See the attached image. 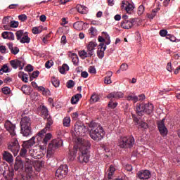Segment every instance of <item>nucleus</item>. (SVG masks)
<instances>
[{"mask_svg": "<svg viewBox=\"0 0 180 180\" xmlns=\"http://www.w3.org/2000/svg\"><path fill=\"white\" fill-rule=\"evenodd\" d=\"M77 143L79 147V153L78 161L80 164H86L89 162V148L91 143L88 141H85L81 138H77Z\"/></svg>", "mask_w": 180, "mask_h": 180, "instance_id": "obj_1", "label": "nucleus"}, {"mask_svg": "<svg viewBox=\"0 0 180 180\" xmlns=\"http://www.w3.org/2000/svg\"><path fill=\"white\" fill-rule=\"evenodd\" d=\"M91 139L95 141H101L105 137V130L101 124L91 122L89 124Z\"/></svg>", "mask_w": 180, "mask_h": 180, "instance_id": "obj_2", "label": "nucleus"}, {"mask_svg": "<svg viewBox=\"0 0 180 180\" xmlns=\"http://www.w3.org/2000/svg\"><path fill=\"white\" fill-rule=\"evenodd\" d=\"M33 176V165L29 159H25V171L22 174V180H31Z\"/></svg>", "mask_w": 180, "mask_h": 180, "instance_id": "obj_3", "label": "nucleus"}, {"mask_svg": "<svg viewBox=\"0 0 180 180\" xmlns=\"http://www.w3.org/2000/svg\"><path fill=\"white\" fill-rule=\"evenodd\" d=\"M154 110V105L151 103H142L136 105V112L139 116H143L144 113L151 115Z\"/></svg>", "mask_w": 180, "mask_h": 180, "instance_id": "obj_4", "label": "nucleus"}, {"mask_svg": "<svg viewBox=\"0 0 180 180\" xmlns=\"http://www.w3.org/2000/svg\"><path fill=\"white\" fill-rule=\"evenodd\" d=\"M44 119H46V124L45 128L39 131L36 136V139L38 141H41V139H43L44 134H46L47 131L50 130V129L51 128V125L53 124V123H54V122L53 121V118H51L50 115Z\"/></svg>", "mask_w": 180, "mask_h": 180, "instance_id": "obj_5", "label": "nucleus"}, {"mask_svg": "<svg viewBox=\"0 0 180 180\" xmlns=\"http://www.w3.org/2000/svg\"><path fill=\"white\" fill-rule=\"evenodd\" d=\"M36 136L32 137L29 141H24L22 143V148L20 152V157H26V154L27 153V148H30L33 147L35 144Z\"/></svg>", "mask_w": 180, "mask_h": 180, "instance_id": "obj_6", "label": "nucleus"}, {"mask_svg": "<svg viewBox=\"0 0 180 180\" xmlns=\"http://www.w3.org/2000/svg\"><path fill=\"white\" fill-rule=\"evenodd\" d=\"M15 36L17 37V40L22 44H29L30 43V38L27 34V32H23V30H18L15 32Z\"/></svg>", "mask_w": 180, "mask_h": 180, "instance_id": "obj_7", "label": "nucleus"}, {"mask_svg": "<svg viewBox=\"0 0 180 180\" xmlns=\"http://www.w3.org/2000/svg\"><path fill=\"white\" fill-rule=\"evenodd\" d=\"M13 141H11L8 146V148L11 153H13L14 157H16L19 153V150H20V146H19V142H18V139H13Z\"/></svg>", "mask_w": 180, "mask_h": 180, "instance_id": "obj_8", "label": "nucleus"}, {"mask_svg": "<svg viewBox=\"0 0 180 180\" xmlns=\"http://www.w3.org/2000/svg\"><path fill=\"white\" fill-rule=\"evenodd\" d=\"M4 127L10 134L12 139H16V125L11 121H6L4 124Z\"/></svg>", "mask_w": 180, "mask_h": 180, "instance_id": "obj_9", "label": "nucleus"}, {"mask_svg": "<svg viewBox=\"0 0 180 180\" xmlns=\"http://www.w3.org/2000/svg\"><path fill=\"white\" fill-rule=\"evenodd\" d=\"M88 131V128L85 127L84 124H76L75 125V136L77 139L79 137V136H85V133Z\"/></svg>", "mask_w": 180, "mask_h": 180, "instance_id": "obj_10", "label": "nucleus"}, {"mask_svg": "<svg viewBox=\"0 0 180 180\" xmlns=\"http://www.w3.org/2000/svg\"><path fill=\"white\" fill-rule=\"evenodd\" d=\"M68 174V166L67 165H60L56 172V176L57 178H65Z\"/></svg>", "mask_w": 180, "mask_h": 180, "instance_id": "obj_11", "label": "nucleus"}, {"mask_svg": "<svg viewBox=\"0 0 180 180\" xmlns=\"http://www.w3.org/2000/svg\"><path fill=\"white\" fill-rule=\"evenodd\" d=\"M58 147H63V141L61 139L53 140L48 146V151L51 153L54 150H57Z\"/></svg>", "mask_w": 180, "mask_h": 180, "instance_id": "obj_12", "label": "nucleus"}, {"mask_svg": "<svg viewBox=\"0 0 180 180\" xmlns=\"http://www.w3.org/2000/svg\"><path fill=\"white\" fill-rule=\"evenodd\" d=\"M10 64L14 70L18 69V68H20V70H23V67H25L26 62L23 58H20L18 60H11Z\"/></svg>", "mask_w": 180, "mask_h": 180, "instance_id": "obj_13", "label": "nucleus"}, {"mask_svg": "<svg viewBox=\"0 0 180 180\" xmlns=\"http://www.w3.org/2000/svg\"><path fill=\"white\" fill-rule=\"evenodd\" d=\"M158 128L161 136L163 137H165L168 134V129L165 127V118L158 122Z\"/></svg>", "mask_w": 180, "mask_h": 180, "instance_id": "obj_14", "label": "nucleus"}, {"mask_svg": "<svg viewBox=\"0 0 180 180\" xmlns=\"http://www.w3.org/2000/svg\"><path fill=\"white\" fill-rule=\"evenodd\" d=\"M53 137V135H51V133L46 134L45 136L41 138V141H38L39 143L42 142V146H40V149L41 150H46L47 148V143L51 140V138Z\"/></svg>", "mask_w": 180, "mask_h": 180, "instance_id": "obj_15", "label": "nucleus"}, {"mask_svg": "<svg viewBox=\"0 0 180 180\" xmlns=\"http://www.w3.org/2000/svg\"><path fill=\"white\" fill-rule=\"evenodd\" d=\"M121 8L122 9H124L127 13H129V15L134 11V5L130 4L127 1H122Z\"/></svg>", "mask_w": 180, "mask_h": 180, "instance_id": "obj_16", "label": "nucleus"}, {"mask_svg": "<svg viewBox=\"0 0 180 180\" xmlns=\"http://www.w3.org/2000/svg\"><path fill=\"white\" fill-rule=\"evenodd\" d=\"M150 176H151V172H150V170H141L136 174V177H138L139 179H149Z\"/></svg>", "mask_w": 180, "mask_h": 180, "instance_id": "obj_17", "label": "nucleus"}, {"mask_svg": "<svg viewBox=\"0 0 180 180\" xmlns=\"http://www.w3.org/2000/svg\"><path fill=\"white\" fill-rule=\"evenodd\" d=\"M134 22H136V19L134 18L123 20L121 22V27L122 29H131L134 25Z\"/></svg>", "mask_w": 180, "mask_h": 180, "instance_id": "obj_18", "label": "nucleus"}, {"mask_svg": "<svg viewBox=\"0 0 180 180\" xmlns=\"http://www.w3.org/2000/svg\"><path fill=\"white\" fill-rule=\"evenodd\" d=\"M106 50V45L105 44H100L97 51V56L98 58L102 60L105 57V51Z\"/></svg>", "mask_w": 180, "mask_h": 180, "instance_id": "obj_19", "label": "nucleus"}, {"mask_svg": "<svg viewBox=\"0 0 180 180\" xmlns=\"http://www.w3.org/2000/svg\"><path fill=\"white\" fill-rule=\"evenodd\" d=\"M103 33H104L105 38H103V37L99 36L98 38V40L100 44H105V46H109V44H110V37L106 32H103Z\"/></svg>", "mask_w": 180, "mask_h": 180, "instance_id": "obj_20", "label": "nucleus"}, {"mask_svg": "<svg viewBox=\"0 0 180 180\" xmlns=\"http://www.w3.org/2000/svg\"><path fill=\"white\" fill-rule=\"evenodd\" d=\"M96 46H98V44L95 41H90L86 46V51L89 52L91 57L95 53V49H96Z\"/></svg>", "mask_w": 180, "mask_h": 180, "instance_id": "obj_21", "label": "nucleus"}, {"mask_svg": "<svg viewBox=\"0 0 180 180\" xmlns=\"http://www.w3.org/2000/svg\"><path fill=\"white\" fill-rule=\"evenodd\" d=\"M32 126V121L29 117H23L20 122V127H31Z\"/></svg>", "mask_w": 180, "mask_h": 180, "instance_id": "obj_22", "label": "nucleus"}, {"mask_svg": "<svg viewBox=\"0 0 180 180\" xmlns=\"http://www.w3.org/2000/svg\"><path fill=\"white\" fill-rule=\"evenodd\" d=\"M115 171L116 168H115V166L112 165H110L108 171L105 172V176H107L108 179H112Z\"/></svg>", "mask_w": 180, "mask_h": 180, "instance_id": "obj_23", "label": "nucleus"}, {"mask_svg": "<svg viewBox=\"0 0 180 180\" xmlns=\"http://www.w3.org/2000/svg\"><path fill=\"white\" fill-rule=\"evenodd\" d=\"M123 96H124V94H123V92L117 91L110 93L107 96V98H108V99H110L112 98H115V99H120V98H123Z\"/></svg>", "mask_w": 180, "mask_h": 180, "instance_id": "obj_24", "label": "nucleus"}, {"mask_svg": "<svg viewBox=\"0 0 180 180\" xmlns=\"http://www.w3.org/2000/svg\"><path fill=\"white\" fill-rule=\"evenodd\" d=\"M21 134L24 137H28L32 134V127H21Z\"/></svg>", "mask_w": 180, "mask_h": 180, "instance_id": "obj_25", "label": "nucleus"}, {"mask_svg": "<svg viewBox=\"0 0 180 180\" xmlns=\"http://www.w3.org/2000/svg\"><path fill=\"white\" fill-rule=\"evenodd\" d=\"M1 36L3 39H6L7 40H15V35L12 32H8V31L4 32L1 34Z\"/></svg>", "mask_w": 180, "mask_h": 180, "instance_id": "obj_26", "label": "nucleus"}, {"mask_svg": "<svg viewBox=\"0 0 180 180\" xmlns=\"http://www.w3.org/2000/svg\"><path fill=\"white\" fill-rule=\"evenodd\" d=\"M69 57H70V58L72 59V63H73L74 65L77 67L79 63L78 55H77V53H75L70 52Z\"/></svg>", "mask_w": 180, "mask_h": 180, "instance_id": "obj_27", "label": "nucleus"}, {"mask_svg": "<svg viewBox=\"0 0 180 180\" xmlns=\"http://www.w3.org/2000/svg\"><path fill=\"white\" fill-rule=\"evenodd\" d=\"M77 11L79 12V13H82V15H86V13H88V7L81 5V4H77L76 6Z\"/></svg>", "mask_w": 180, "mask_h": 180, "instance_id": "obj_28", "label": "nucleus"}, {"mask_svg": "<svg viewBox=\"0 0 180 180\" xmlns=\"http://www.w3.org/2000/svg\"><path fill=\"white\" fill-rule=\"evenodd\" d=\"M14 169L15 171H18V172H22L23 171V162L16 160L14 165Z\"/></svg>", "mask_w": 180, "mask_h": 180, "instance_id": "obj_29", "label": "nucleus"}, {"mask_svg": "<svg viewBox=\"0 0 180 180\" xmlns=\"http://www.w3.org/2000/svg\"><path fill=\"white\" fill-rule=\"evenodd\" d=\"M3 160L6 162L12 163L13 162V156L10 153L4 152L3 153Z\"/></svg>", "mask_w": 180, "mask_h": 180, "instance_id": "obj_30", "label": "nucleus"}, {"mask_svg": "<svg viewBox=\"0 0 180 180\" xmlns=\"http://www.w3.org/2000/svg\"><path fill=\"white\" fill-rule=\"evenodd\" d=\"M7 46L12 54H14V56H16L18 53H19V48L17 46H13V43H8L7 44Z\"/></svg>", "mask_w": 180, "mask_h": 180, "instance_id": "obj_31", "label": "nucleus"}, {"mask_svg": "<svg viewBox=\"0 0 180 180\" xmlns=\"http://www.w3.org/2000/svg\"><path fill=\"white\" fill-rule=\"evenodd\" d=\"M126 148L133 147L134 144V138L133 136H127V141H125Z\"/></svg>", "mask_w": 180, "mask_h": 180, "instance_id": "obj_32", "label": "nucleus"}, {"mask_svg": "<svg viewBox=\"0 0 180 180\" xmlns=\"http://www.w3.org/2000/svg\"><path fill=\"white\" fill-rule=\"evenodd\" d=\"M127 141V136L121 137L118 141V146L120 148H126V142Z\"/></svg>", "mask_w": 180, "mask_h": 180, "instance_id": "obj_33", "label": "nucleus"}, {"mask_svg": "<svg viewBox=\"0 0 180 180\" xmlns=\"http://www.w3.org/2000/svg\"><path fill=\"white\" fill-rule=\"evenodd\" d=\"M81 98H82V95L79 94L73 96L71 99L72 105H77L78 103V102H79V99H81Z\"/></svg>", "mask_w": 180, "mask_h": 180, "instance_id": "obj_34", "label": "nucleus"}, {"mask_svg": "<svg viewBox=\"0 0 180 180\" xmlns=\"http://www.w3.org/2000/svg\"><path fill=\"white\" fill-rule=\"evenodd\" d=\"M79 56L82 58H89L92 57L87 50L86 51H85V50L79 51Z\"/></svg>", "mask_w": 180, "mask_h": 180, "instance_id": "obj_35", "label": "nucleus"}, {"mask_svg": "<svg viewBox=\"0 0 180 180\" xmlns=\"http://www.w3.org/2000/svg\"><path fill=\"white\" fill-rule=\"evenodd\" d=\"M73 27L75 30H82L84 29V22L77 21L73 24Z\"/></svg>", "mask_w": 180, "mask_h": 180, "instance_id": "obj_36", "label": "nucleus"}, {"mask_svg": "<svg viewBox=\"0 0 180 180\" xmlns=\"http://www.w3.org/2000/svg\"><path fill=\"white\" fill-rule=\"evenodd\" d=\"M69 70L70 67L68 66V65L65 63L62 65V67L59 68V72H60V74H65V72H67V71H69Z\"/></svg>", "mask_w": 180, "mask_h": 180, "instance_id": "obj_37", "label": "nucleus"}, {"mask_svg": "<svg viewBox=\"0 0 180 180\" xmlns=\"http://www.w3.org/2000/svg\"><path fill=\"white\" fill-rule=\"evenodd\" d=\"M9 18L11 17H4V19H3V24L4 25H4V29L5 30H9V26L6 25H9Z\"/></svg>", "mask_w": 180, "mask_h": 180, "instance_id": "obj_38", "label": "nucleus"}, {"mask_svg": "<svg viewBox=\"0 0 180 180\" xmlns=\"http://www.w3.org/2000/svg\"><path fill=\"white\" fill-rule=\"evenodd\" d=\"M63 126L65 127H70L71 126V118L70 117H66L63 119Z\"/></svg>", "mask_w": 180, "mask_h": 180, "instance_id": "obj_39", "label": "nucleus"}, {"mask_svg": "<svg viewBox=\"0 0 180 180\" xmlns=\"http://www.w3.org/2000/svg\"><path fill=\"white\" fill-rule=\"evenodd\" d=\"M13 175H14L13 169H9L7 172V175L5 176V178L6 180H12L13 179Z\"/></svg>", "mask_w": 180, "mask_h": 180, "instance_id": "obj_40", "label": "nucleus"}, {"mask_svg": "<svg viewBox=\"0 0 180 180\" xmlns=\"http://www.w3.org/2000/svg\"><path fill=\"white\" fill-rule=\"evenodd\" d=\"M41 113H42V115L44 116V118L49 117V116H50L49 115V110L44 105H43L41 108Z\"/></svg>", "mask_w": 180, "mask_h": 180, "instance_id": "obj_41", "label": "nucleus"}, {"mask_svg": "<svg viewBox=\"0 0 180 180\" xmlns=\"http://www.w3.org/2000/svg\"><path fill=\"white\" fill-rule=\"evenodd\" d=\"M51 83L55 88H58L60 86V80L56 77H52Z\"/></svg>", "mask_w": 180, "mask_h": 180, "instance_id": "obj_42", "label": "nucleus"}, {"mask_svg": "<svg viewBox=\"0 0 180 180\" xmlns=\"http://www.w3.org/2000/svg\"><path fill=\"white\" fill-rule=\"evenodd\" d=\"M99 95L94 94L91 97L90 102H93L94 103H95L96 102H99Z\"/></svg>", "mask_w": 180, "mask_h": 180, "instance_id": "obj_43", "label": "nucleus"}, {"mask_svg": "<svg viewBox=\"0 0 180 180\" xmlns=\"http://www.w3.org/2000/svg\"><path fill=\"white\" fill-rule=\"evenodd\" d=\"M21 90L25 95L30 94V87L27 86L26 84L22 86Z\"/></svg>", "mask_w": 180, "mask_h": 180, "instance_id": "obj_44", "label": "nucleus"}, {"mask_svg": "<svg viewBox=\"0 0 180 180\" xmlns=\"http://www.w3.org/2000/svg\"><path fill=\"white\" fill-rule=\"evenodd\" d=\"M127 101H132L134 103H136V102H139V97L137 96L129 95L127 96Z\"/></svg>", "mask_w": 180, "mask_h": 180, "instance_id": "obj_45", "label": "nucleus"}, {"mask_svg": "<svg viewBox=\"0 0 180 180\" xmlns=\"http://www.w3.org/2000/svg\"><path fill=\"white\" fill-rule=\"evenodd\" d=\"M89 34H91L93 37L96 36L98 34V30H96V28H95L94 27H91L89 30Z\"/></svg>", "mask_w": 180, "mask_h": 180, "instance_id": "obj_46", "label": "nucleus"}, {"mask_svg": "<svg viewBox=\"0 0 180 180\" xmlns=\"http://www.w3.org/2000/svg\"><path fill=\"white\" fill-rule=\"evenodd\" d=\"M39 91H41L44 95H50V90L44 89L42 86L38 87Z\"/></svg>", "mask_w": 180, "mask_h": 180, "instance_id": "obj_47", "label": "nucleus"}, {"mask_svg": "<svg viewBox=\"0 0 180 180\" xmlns=\"http://www.w3.org/2000/svg\"><path fill=\"white\" fill-rule=\"evenodd\" d=\"M77 150L76 148L74 149L72 153H70V157L69 158L70 161H74L75 160V157H77Z\"/></svg>", "mask_w": 180, "mask_h": 180, "instance_id": "obj_48", "label": "nucleus"}, {"mask_svg": "<svg viewBox=\"0 0 180 180\" xmlns=\"http://www.w3.org/2000/svg\"><path fill=\"white\" fill-rule=\"evenodd\" d=\"M32 33L34 34H39V33H41V28L40 27H34L32 28Z\"/></svg>", "mask_w": 180, "mask_h": 180, "instance_id": "obj_49", "label": "nucleus"}, {"mask_svg": "<svg viewBox=\"0 0 180 180\" xmlns=\"http://www.w3.org/2000/svg\"><path fill=\"white\" fill-rule=\"evenodd\" d=\"M66 85H67V88H69V89L74 88L75 85V82H74V80H69L68 81Z\"/></svg>", "mask_w": 180, "mask_h": 180, "instance_id": "obj_50", "label": "nucleus"}, {"mask_svg": "<svg viewBox=\"0 0 180 180\" xmlns=\"http://www.w3.org/2000/svg\"><path fill=\"white\" fill-rule=\"evenodd\" d=\"M120 70V71H127V70H129V65L126 63L122 64Z\"/></svg>", "mask_w": 180, "mask_h": 180, "instance_id": "obj_51", "label": "nucleus"}, {"mask_svg": "<svg viewBox=\"0 0 180 180\" xmlns=\"http://www.w3.org/2000/svg\"><path fill=\"white\" fill-rule=\"evenodd\" d=\"M1 91L5 95H9V94H11V89H9V87H4Z\"/></svg>", "mask_w": 180, "mask_h": 180, "instance_id": "obj_52", "label": "nucleus"}, {"mask_svg": "<svg viewBox=\"0 0 180 180\" xmlns=\"http://www.w3.org/2000/svg\"><path fill=\"white\" fill-rule=\"evenodd\" d=\"M144 13V6L141 5L138 8V15H143Z\"/></svg>", "mask_w": 180, "mask_h": 180, "instance_id": "obj_53", "label": "nucleus"}, {"mask_svg": "<svg viewBox=\"0 0 180 180\" xmlns=\"http://www.w3.org/2000/svg\"><path fill=\"white\" fill-rule=\"evenodd\" d=\"M53 60H48L45 63V67L46 68H51V67H53Z\"/></svg>", "mask_w": 180, "mask_h": 180, "instance_id": "obj_54", "label": "nucleus"}, {"mask_svg": "<svg viewBox=\"0 0 180 180\" xmlns=\"http://www.w3.org/2000/svg\"><path fill=\"white\" fill-rule=\"evenodd\" d=\"M160 34L162 37H165L168 34V31L167 30H162L160 31Z\"/></svg>", "mask_w": 180, "mask_h": 180, "instance_id": "obj_55", "label": "nucleus"}, {"mask_svg": "<svg viewBox=\"0 0 180 180\" xmlns=\"http://www.w3.org/2000/svg\"><path fill=\"white\" fill-rule=\"evenodd\" d=\"M104 84H105L106 85H109V84H112V79H110V77H105L104 78Z\"/></svg>", "mask_w": 180, "mask_h": 180, "instance_id": "obj_56", "label": "nucleus"}, {"mask_svg": "<svg viewBox=\"0 0 180 180\" xmlns=\"http://www.w3.org/2000/svg\"><path fill=\"white\" fill-rule=\"evenodd\" d=\"M18 19L20 20H21V22H25V20H26L27 19V16L25 14H22V15H20L18 16Z\"/></svg>", "mask_w": 180, "mask_h": 180, "instance_id": "obj_57", "label": "nucleus"}, {"mask_svg": "<svg viewBox=\"0 0 180 180\" xmlns=\"http://www.w3.org/2000/svg\"><path fill=\"white\" fill-rule=\"evenodd\" d=\"M166 39L170 40V41H176V38H175L174 36H172L171 34H168L167 37H166Z\"/></svg>", "mask_w": 180, "mask_h": 180, "instance_id": "obj_58", "label": "nucleus"}, {"mask_svg": "<svg viewBox=\"0 0 180 180\" xmlns=\"http://www.w3.org/2000/svg\"><path fill=\"white\" fill-rule=\"evenodd\" d=\"M19 26V22L18 21H11V27L16 28Z\"/></svg>", "mask_w": 180, "mask_h": 180, "instance_id": "obj_59", "label": "nucleus"}, {"mask_svg": "<svg viewBox=\"0 0 180 180\" xmlns=\"http://www.w3.org/2000/svg\"><path fill=\"white\" fill-rule=\"evenodd\" d=\"M2 70L5 72H9V68L8 67V65L5 64L1 67Z\"/></svg>", "mask_w": 180, "mask_h": 180, "instance_id": "obj_60", "label": "nucleus"}, {"mask_svg": "<svg viewBox=\"0 0 180 180\" xmlns=\"http://www.w3.org/2000/svg\"><path fill=\"white\" fill-rule=\"evenodd\" d=\"M108 106H109V108H111V109H115V108H116V106H117V103H113V102L110 101L108 103Z\"/></svg>", "mask_w": 180, "mask_h": 180, "instance_id": "obj_61", "label": "nucleus"}, {"mask_svg": "<svg viewBox=\"0 0 180 180\" xmlns=\"http://www.w3.org/2000/svg\"><path fill=\"white\" fill-rule=\"evenodd\" d=\"M61 44H67V37L63 35L60 39Z\"/></svg>", "mask_w": 180, "mask_h": 180, "instance_id": "obj_62", "label": "nucleus"}, {"mask_svg": "<svg viewBox=\"0 0 180 180\" xmlns=\"http://www.w3.org/2000/svg\"><path fill=\"white\" fill-rule=\"evenodd\" d=\"M39 74H40V72H39L38 70H36L32 72V75L31 76L30 78H37V77H39Z\"/></svg>", "mask_w": 180, "mask_h": 180, "instance_id": "obj_63", "label": "nucleus"}, {"mask_svg": "<svg viewBox=\"0 0 180 180\" xmlns=\"http://www.w3.org/2000/svg\"><path fill=\"white\" fill-rule=\"evenodd\" d=\"M25 71H27L28 72H32V71H33V66H32V65H27L25 68Z\"/></svg>", "mask_w": 180, "mask_h": 180, "instance_id": "obj_64", "label": "nucleus"}]
</instances>
